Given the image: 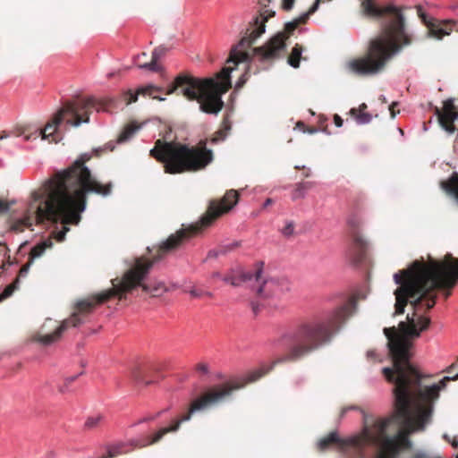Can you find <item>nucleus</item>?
<instances>
[{
    "instance_id": "obj_56",
    "label": "nucleus",
    "mask_w": 458,
    "mask_h": 458,
    "mask_svg": "<svg viewBox=\"0 0 458 458\" xmlns=\"http://www.w3.org/2000/svg\"><path fill=\"white\" fill-rule=\"evenodd\" d=\"M243 83H244V81H242L241 83H240V82H238V83H237V86H238V87H241Z\"/></svg>"
},
{
    "instance_id": "obj_34",
    "label": "nucleus",
    "mask_w": 458,
    "mask_h": 458,
    "mask_svg": "<svg viewBox=\"0 0 458 458\" xmlns=\"http://www.w3.org/2000/svg\"><path fill=\"white\" fill-rule=\"evenodd\" d=\"M294 233V225L293 222H289L286 224V225L282 229V233L286 236L290 237Z\"/></svg>"
},
{
    "instance_id": "obj_41",
    "label": "nucleus",
    "mask_w": 458,
    "mask_h": 458,
    "mask_svg": "<svg viewBox=\"0 0 458 458\" xmlns=\"http://www.w3.org/2000/svg\"><path fill=\"white\" fill-rule=\"evenodd\" d=\"M10 208V204L3 199H0V214H4Z\"/></svg>"
},
{
    "instance_id": "obj_27",
    "label": "nucleus",
    "mask_w": 458,
    "mask_h": 458,
    "mask_svg": "<svg viewBox=\"0 0 458 458\" xmlns=\"http://www.w3.org/2000/svg\"><path fill=\"white\" fill-rule=\"evenodd\" d=\"M28 131H30L29 125H18L10 131H4L0 135V140L6 139L12 135L16 137L25 135Z\"/></svg>"
},
{
    "instance_id": "obj_51",
    "label": "nucleus",
    "mask_w": 458,
    "mask_h": 458,
    "mask_svg": "<svg viewBox=\"0 0 458 458\" xmlns=\"http://www.w3.org/2000/svg\"><path fill=\"white\" fill-rule=\"evenodd\" d=\"M454 364L451 365V366L449 367V369H448L447 372H448V373H450V372H451V370L454 369Z\"/></svg>"
},
{
    "instance_id": "obj_22",
    "label": "nucleus",
    "mask_w": 458,
    "mask_h": 458,
    "mask_svg": "<svg viewBox=\"0 0 458 458\" xmlns=\"http://www.w3.org/2000/svg\"><path fill=\"white\" fill-rule=\"evenodd\" d=\"M231 130V123L228 117L223 119L221 128L213 135L210 139L212 144H216L221 140H224L226 137L227 132Z\"/></svg>"
},
{
    "instance_id": "obj_18",
    "label": "nucleus",
    "mask_w": 458,
    "mask_h": 458,
    "mask_svg": "<svg viewBox=\"0 0 458 458\" xmlns=\"http://www.w3.org/2000/svg\"><path fill=\"white\" fill-rule=\"evenodd\" d=\"M131 377L136 383L148 386L157 382L164 376L159 372L158 369L155 368L151 371L135 369L131 372Z\"/></svg>"
},
{
    "instance_id": "obj_20",
    "label": "nucleus",
    "mask_w": 458,
    "mask_h": 458,
    "mask_svg": "<svg viewBox=\"0 0 458 458\" xmlns=\"http://www.w3.org/2000/svg\"><path fill=\"white\" fill-rule=\"evenodd\" d=\"M261 274V268H258L254 274L240 272L238 275H226L222 277V280L233 286H239L242 283L251 281L253 279L256 282H259L260 280Z\"/></svg>"
},
{
    "instance_id": "obj_6",
    "label": "nucleus",
    "mask_w": 458,
    "mask_h": 458,
    "mask_svg": "<svg viewBox=\"0 0 458 458\" xmlns=\"http://www.w3.org/2000/svg\"><path fill=\"white\" fill-rule=\"evenodd\" d=\"M233 69L224 67L216 78L203 80L189 73H181L174 78V94L188 100H196L202 112L216 114L224 106L222 95L231 88L230 73Z\"/></svg>"
},
{
    "instance_id": "obj_36",
    "label": "nucleus",
    "mask_w": 458,
    "mask_h": 458,
    "mask_svg": "<svg viewBox=\"0 0 458 458\" xmlns=\"http://www.w3.org/2000/svg\"><path fill=\"white\" fill-rule=\"evenodd\" d=\"M32 263L33 262L29 259V261L21 267V269L19 271V276H18L17 278L25 276L28 274V272L30 270V267Z\"/></svg>"
},
{
    "instance_id": "obj_54",
    "label": "nucleus",
    "mask_w": 458,
    "mask_h": 458,
    "mask_svg": "<svg viewBox=\"0 0 458 458\" xmlns=\"http://www.w3.org/2000/svg\"><path fill=\"white\" fill-rule=\"evenodd\" d=\"M450 294H451V293L448 291V292H446V293H445V298H448Z\"/></svg>"
},
{
    "instance_id": "obj_46",
    "label": "nucleus",
    "mask_w": 458,
    "mask_h": 458,
    "mask_svg": "<svg viewBox=\"0 0 458 458\" xmlns=\"http://www.w3.org/2000/svg\"><path fill=\"white\" fill-rule=\"evenodd\" d=\"M273 199L268 198L265 200L264 204H263V208H266L267 207L270 206L273 204Z\"/></svg>"
},
{
    "instance_id": "obj_9",
    "label": "nucleus",
    "mask_w": 458,
    "mask_h": 458,
    "mask_svg": "<svg viewBox=\"0 0 458 458\" xmlns=\"http://www.w3.org/2000/svg\"><path fill=\"white\" fill-rule=\"evenodd\" d=\"M239 194L234 190L227 191L221 199H211L206 213L198 222L182 227L174 233V250L199 235L218 217L229 212L237 204Z\"/></svg>"
},
{
    "instance_id": "obj_52",
    "label": "nucleus",
    "mask_w": 458,
    "mask_h": 458,
    "mask_svg": "<svg viewBox=\"0 0 458 458\" xmlns=\"http://www.w3.org/2000/svg\"><path fill=\"white\" fill-rule=\"evenodd\" d=\"M140 61H141V62H148V61H147V56H142V57L140 58Z\"/></svg>"
},
{
    "instance_id": "obj_57",
    "label": "nucleus",
    "mask_w": 458,
    "mask_h": 458,
    "mask_svg": "<svg viewBox=\"0 0 458 458\" xmlns=\"http://www.w3.org/2000/svg\"><path fill=\"white\" fill-rule=\"evenodd\" d=\"M304 175H305L306 177H308V176H310V173H309V172H307V173H305V174H304Z\"/></svg>"
},
{
    "instance_id": "obj_4",
    "label": "nucleus",
    "mask_w": 458,
    "mask_h": 458,
    "mask_svg": "<svg viewBox=\"0 0 458 458\" xmlns=\"http://www.w3.org/2000/svg\"><path fill=\"white\" fill-rule=\"evenodd\" d=\"M398 287L394 290V313H404L410 303L416 310L426 301L427 310L436 304V289L448 290L458 281V259L448 256L443 261L423 260L413 261L407 268L399 270L394 275Z\"/></svg>"
},
{
    "instance_id": "obj_55",
    "label": "nucleus",
    "mask_w": 458,
    "mask_h": 458,
    "mask_svg": "<svg viewBox=\"0 0 458 458\" xmlns=\"http://www.w3.org/2000/svg\"><path fill=\"white\" fill-rule=\"evenodd\" d=\"M252 309H253L254 313H257V311H258V307H257V306H253V307H252Z\"/></svg>"
},
{
    "instance_id": "obj_49",
    "label": "nucleus",
    "mask_w": 458,
    "mask_h": 458,
    "mask_svg": "<svg viewBox=\"0 0 458 458\" xmlns=\"http://www.w3.org/2000/svg\"><path fill=\"white\" fill-rule=\"evenodd\" d=\"M212 277H213V278H221V279H222V277H223V276H221V275H220V273H219V272H214V273L212 274Z\"/></svg>"
},
{
    "instance_id": "obj_3",
    "label": "nucleus",
    "mask_w": 458,
    "mask_h": 458,
    "mask_svg": "<svg viewBox=\"0 0 458 458\" xmlns=\"http://www.w3.org/2000/svg\"><path fill=\"white\" fill-rule=\"evenodd\" d=\"M148 250L150 253L156 250V254L152 255L151 259L145 257L136 259L134 266L124 273L122 279L116 277L111 280L112 288L77 301L73 305V311L71 316L64 319L53 332H48L47 328L49 327L48 324H52L54 321L50 318L47 319L40 331L34 335V340L44 345H50L58 341L63 333L69 327H77L85 323L97 306L114 297L123 300L127 293L137 286H141L146 293L150 292L148 285L142 282L153 264L172 250V235H169L157 248H148Z\"/></svg>"
},
{
    "instance_id": "obj_40",
    "label": "nucleus",
    "mask_w": 458,
    "mask_h": 458,
    "mask_svg": "<svg viewBox=\"0 0 458 458\" xmlns=\"http://www.w3.org/2000/svg\"><path fill=\"white\" fill-rule=\"evenodd\" d=\"M397 106H398L397 102H393L389 106V111H390V114H391L392 118H394L396 116V114L399 113V110L395 109L397 107Z\"/></svg>"
},
{
    "instance_id": "obj_17",
    "label": "nucleus",
    "mask_w": 458,
    "mask_h": 458,
    "mask_svg": "<svg viewBox=\"0 0 458 458\" xmlns=\"http://www.w3.org/2000/svg\"><path fill=\"white\" fill-rule=\"evenodd\" d=\"M170 432H172V421H169L165 426L159 428L152 434H149L141 439L132 441L131 445L138 448L156 445L161 442L164 437Z\"/></svg>"
},
{
    "instance_id": "obj_21",
    "label": "nucleus",
    "mask_w": 458,
    "mask_h": 458,
    "mask_svg": "<svg viewBox=\"0 0 458 458\" xmlns=\"http://www.w3.org/2000/svg\"><path fill=\"white\" fill-rule=\"evenodd\" d=\"M53 245V242L50 239H47L46 241H43L38 244H36L30 252V258L29 259L33 262L35 259H38L41 257L47 249L51 248Z\"/></svg>"
},
{
    "instance_id": "obj_45",
    "label": "nucleus",
    "mask_w": 458,
    "mask_h": 458,
    "mask_svg": "<svg viewBox=\"0 0 458 458\" xmlns=\"http://www.w3.org/2000/svg\"><path fill=\"white\" fill-rule=\"evenodd\" d=\"M368 108V106L365 103H362L357 107L356 109H359V114L366 113V109Z\"/></svg>"
},
{
    "instance_id": "obj_1",
    "label": "nucleus",
    "mask_w": 458,
    "mask_h": 458,
    "mask_svg": "<svg viewBox=\"0 0 458 458\" xmlns=\"http://www.w3.org/2000/svg\"><path fill=\"white\" fill-rule=\"evenodd\" d=\"M90 159L81 155L70 167L57 172L52 178L31 193V199L22 218L12 224V230L23 232L32 225L46 222L63 225L62 230L55 233L57 242H63L69 231V225H78L87 204V194L94 192L108 196L113 184H102L96 181L85 163Z\"/></svg>"
},
{
    "instance_id": "obj_31",
    "label": "nucleus",
    "mask_w": 458,
    "mask_h": 458,
    "mask_svg": "<svg viewBox=\"0 0 458 458\" xmlns=\"http://www.w3.org/2000/svg\"><path fill=\"white\" fill-rule=\"evenodd\" d=\"M311 187L310 182H301L296 187L295 192L293 193V199L303 197L304 191Z\"/></svg>"
},
{
    "instance_id": "obj_11",
    "label": "nucleus",
    "mask_w": 458,
    "mask_h": 458,
    "mask_svg": "<svg viewBox=\"0 0 458 458\" xmlns=\"http://www.w3.org/2000/svg\"><path fill=\"white\" fill-rule=\"evenodd\" d=\"M260 279H262V276ZM260 281L261 280L257 282L259 284L257 293L260 297L267 298L278 296L290 290V283L285 278H270L259 283Z\"/></svg>"
},
{
    "instance_id": "obj_48",
    "label": "nucleus",
    "mask_w": 458,
    "mask_h": 458,
    "mask_svg": "<svg viewBox=\"0 0 458 458\" xmlns=\"http://www.w3.org/2000/svg\"><path fill=\"white\" fill-rule=\"evenodd\" d=\"M416 9H417V13H418V16H419V17L420 16V14H423V13H424V12H423V10H422V7H421L420 5H417V6H416Z\"/></svg>"
},
{
    "instance_id": "obj_28",
    "label": "nucleus",
    "mask_w": 458,
    "mask_h": 458,
    "mask_svg": "<svg viewBox=\"0 0 458 458\" xmlns=\"http://www.w3.org/2000/svg\"><path fill=\"white\" fill-rule=\"evenodd\" d=\"M349 114L356 120V122L360 124H365L369 123L372 116L369 113H361L359 114V109H356L355 107L352 108L349 112Z\"/></svg>"
},
{
    "instance_id": "obj_35",
    "label": "nucleus",
    "mask_w": 458,
    "mask_h": 458,
    "mask_svg": "<svg viewBox=\"0 0 458 458\" xmlns=\"http://www.w3.org/2000/svg\"><path fill=\"white\" fill-rule=\"evenodd\" d=\"M191 295L192 297H195V298H199V297H203V296H208V297H211L212 296V293H209V292H204L202 290H199V289H192L191 291Z\"/></svg>"
},
{
    "instance_id": "obj_59",
    "label": "nucleus",
    "mask_w": 458,
    "mask_h": 458,
    "mask_svg": "<svg viewBox=\"0 0 458 458\" xmlns=\"http://www.w3.org/2000/svg\"><path fill=\"white\" fill-rule=\"evenodd\" d=\"M267 1L268 3H270V2H271V0H267Z\"/></svg>"
},
{
    "instance_id": "obj_13",
    "label": "nucleus",
    "mask_w": 458,
    "mask_h": 458,
    "mask_svg": "<svg viewBox=\"0 0 458 458\" xmlns=\"http://www.w3.org/2000/svg\"><path fill=\"white\" fill-rule=\"evenodd\" d=\"M172 93V84L167 85L166 90L163 93V90L159 88H156L152 85H148L146 87H142L138 89V90L133 93L131 90L123 92L122 94V98L125 102V105L128 106L133 102H136L138 99V95L149 96L153 99L164 100L165 98L162 95H169Z\"/></svg>"
},
{
    "instance_id": "obj_25",
    "label": "nucleus",
    "mask_w": 458,
    "mask_h": 458,
    "mask_svg": "<svg viewBox=\"0 0 458 458\" xmlns=\"http://www.w3.org/2000/svg\"><path fill=\"white\" fill-rule=\"evenodd\" d=\"M302 51H303V47L299 44H296L293 47L292 52L288 56V64L292 67L298 68L300 66V61L301 58Z\"/></svg>"
},
{
    "instance_id": "obj_10",
    "label": "nucleus",
    "mask_w": 458,
    "mask_h": 458,
    "mask_svg": "<svg viewBox=\"0 0 458 458\" xmlns=\"http://www.w3.org/2000/svg\"><path fill=\"white\" fill-rule=\"evenodd\" d=\"M213 161V152L207 148V140L189 147L174 139V174L192 173L204 169Z\"/></svg>"
},
{
    "instance_id": "obj_43",
    "label": "nucleus",
    "mask_w": 458,
    "mask_h": 458,
    "mask_svg": "<svg viewBox=\"0 0 458 458\" xmlns=\"http://www.w3.org/2000/svg\"><path fill=\"white\" fill-rule=\"evenodd\" d=\"M334 123H335L336 127H342L343 123H344V121H343V119L341 118L340 115L335 114L334 115Z\"/></svg>"
},
{
    "instance_id": "obj_8",
    "label": "nucleus",
    "mask_w": 458,
    "mask_h": 458,
    "mask_svg": "<svg viewBox=\"0 0 458 458\" xmlns=\"http://www.w3.org/2000/svg\"><path fill=\"white\" fill-rule=\"evenodd\" d=\"M383 421L384 418H377L370 422L367 420L360 434L346 439L340 438L336 432H331L318 441V449L324 452L336 446L346 454L353 453L356 458H364L368 446L376 449L374 438L382 433Z\"/></svg>"
},
{
    "instance_id": "obj_42",
    "label": "nucleus",
    "mask_w": 458,
    "mask_h": 458,
    "mask_svg": "<svg viewBox=\"0 0 458 458\" xmlns=\"http://www.w3.org/2000/svg\"><path fill=\"white\" fill-rule=\"evenodd\" d=\"M421 21L428 27V23L434 22L436 20L433 19H428L427 14L424 13L423 14H420V16Z\"/></svg>"
},
{
    "instance_id": "obj_2",
    "label": "nucleus",
    "mask_w": 458,
    "mask_h": 458,
    "mask_svg": "<svg viewBox=\"0 0 458 458\" xmlns=\"http://www.w3.org/2000/svg\"><path fill=\"white\" fill-rule=\"evenodd\" d=\"M356 310L357 300L352 296L344 304L325 312L322 316L300 323L293 331L282 336L281 341L287 346V352L283 357L275 360L269 365L262 364L249 372L242 383L227 382L204 392L191 401L177 420H174V432L179 428L182 422L188 421L194 412L203 411L220 403L228 398L233 391L267 375L276 364L297 361L329 344Z\"/></svg>"
},
{
    "instance_id": "obj_47",
    "label": "nucleus",
    "mask_w": 458,
    "mask_h": 458,
    "mask_svg": "<svg viewBox=\"0 0 458 458\" xmlns=\"http://www.w3.org/2000/svg\"><path fill=\"white\" fill-rule=\"evenodd\" d=\"M296 127H298L300 130H301L303 131V130H305V128H306V125H305V123L303 122L299 121L296 123Z\"/></svg>"
},
{
    "instance_id": "obj_23",
    "label": "nucleus",
    "mask_w": 458,
    "mask_h": 458,
    "mask_svg": "<svg viewBox=\"0 0 458 458\" xmlns=\"http://www.w3.org/2000/svg\"><path fill=\"white\" fill-rule=\"evenodd\" d=\"M442 188L450 194H453L458 200V174L454 173L447 181L441 182Z\"/></svg>"
},
{
    "instance_id": "obj_12",
    "label": "nucleus",
    "mask_w": 458,
    "mask_h": 458,
    "mask_svg": "<svg viewBox=\"0 0 458 458\" xmlns=\"http://www.w3.org/2000/svg\"><path fill=\"white\" fill-rule=\"evenodd\" d=\"M435 114L438 117L440 125L448 132L453 133L455 131L454 124L458 118V112L454 104V99L450 98L444 102L443 108H436Z\"/></svg>"
},
{
    "instance_id": "obj_53",
    "label": "nucleus",
    "mask_w": 458,
    "mask_h": 458,
    "mask_svg": "<svg viewBox=\"0 0 458 458\" xmlns=\"http://www.w3.org/2000/svg\"><path fill=\"white\" fill-rule=\"evenodd\" d=\"M158 291H159V288H156V289L154 290V293H153V295L157 294Z\"/></svg>"
},
{
    "instance_id": "obj_29",
    "label": "nucleus",
    "mask_w": 458,
    "mask_h": 458,
    "mask_svg": "<svg viewBox=\"0 0 458 458\" xmlns=\"http://www.w3.org/2000/svg\"><path fill=\"white\" fill-rule=\"evenodd\" d=\"M18 283H19V278H16L13 283L10 284L9 285H7L4 288V292L0 294V301L10 297L13 294V293L18 287L17 286Z\"/></svg>"
},
{
    "instance_id": "obj_33",
    "label": "nucleus",
    "mask_w": 458,
    "mask_h": 458,
    "mask_svg": "<svg viewBox=\"0 0 458 458\" xmlns=\"http://www.w3.org/2000/svg\"><path fill=\"white\" fill-rule=\"evenodd\" d=\"M79 377V375L68 377L64 379V384L59 387V391L61 393H64L68 390L69 386L76 380V378Z\"/></svg>"
},
{
    "instance_id": "obj_24",
    "label": "nucleus",
    "mask_w": 458,
    "mask_h": 458,
    "mask_svg": "<svg viewBox=\"0 0 458 458\" xmlns=\"http://www.w3.org/2000/svg\"><path fill=\"white\" fill-rule=\"evenodd\" d=\"M105 418L101 414L88 417L84 423L85 430H95L104 424Z\"/></svg>"
},
{
    "instance_id": "obj_58",
    "label": "nucleus",
    "mask_w": 458,
    "mask_h": 458,
    "mask_svg": "<svg viewBox=\"0 0 458 458\" xmlns=\"http://www.w3.org/2000/svg\"><path fill=\"white\" fill-rule=\"evenodd\" d=\"M350 224L353 226H355V224L352 221H350Z\"/></svg>"
},
{
    "instance_id": "obj_7",
    "label": "nucleus",
    "mask_w": 458,
    "mask_h": 458,
    "mask_svg": "<svg viewBox=\"0 0 458 458\" xmlns=\"http://www.w3.org/2000/svg\"><path fill=\"white\" fill-rule=\"evenodd\" d=\"M113 99L98 100L95 98H77L68 101L53 115L47 123L44 129L25 135V140L37 139L41 136L43 140L50 142H58L61 137L57 133L58 126L65 122L72 126H80L81 123L89 122V115L95 110L99 112L106 110L112 106Z\"/></svg>"
},
{
    "instance_id": "obj_26",
    "label": "nucleus",
    "mask_w": 458,
    "mask_h": 458,
    "mask_svg": "<svg viewBox=\"0 0 458 458\" xmlns=\"http://www.w3.org/2000/svg\"><path fill=\"white\" fill-rule=\"evenodd\" d=\"M140 128V124H138L136 123H131L127 124L123 131L121 132V134L118 137V142H124L128 140L131 137L133 136V134L139 131Z\"/></svg>"
},
{
    "instance_id": "obj_37",
    "label": "nucleus",
    "mask_w": 458,
    "mask_h": 458,
    "mask_svg": "<svg viewBox=\"0 0 458 458\" xmlns=\"http://www.w3.org/2000/svg\"><path fill=\"white\" fill-rule=\"evenodd\" d=\"M196 370L201 374H208L209 371L208 365L204 362H199L196 365Z\"/></svg>"
},
{
    "instance_id": "obj_38",
    "label": "nucleus",
    "mask_w": 458,
    "mask_h": 458,
    "mask_svg": "<svg viewBox=\"0 0 458 458\" xmlns=\"http://www.w3.org/2000/svg\"><path fill=\"white\" fill-rule=\"evenodd\" d=\"M443 438L447 441L448 443L451 444V445L454 448V449H457L458 448V437H454L453 438H451L447 434H445L443 436Z\"/></svg>"
},
{
    "instance_id": "obj_5",
    "label": "nucleus",
    "mask_w": 458,
    "mask_h": 458,
    "mask_svg": "<svg viewBox=\"0 0 458 458\" xmlns=\"http://www.w3.org/2000/svg\"><path fill=\"white\" fill-rule=\"evenodd\" d=\"M359 1L365 16L386 19L382 34L369 41L366 54L347 63L351 72L359 76H372L381 72L402 47L411 43V38L404 31V17L401 8L394 4L380 6L375 0Z\"/></svg>"
},
{
    "instance_id": "obj_50",
    "label": "nucleus",
    "mask_w": 458,
    "mask_h": 458,
    "mask_svg": "<svg viewBox=\"0 0 458 458\" xmlns=\"http://www.w3.org/2000/svg\"><path fill=\"white\" fill-rule=\"evenodd\" d=\"M379 99H380L383 103H386V102H387V101H386V97H385V96H380V97H379Z\"/></svg>"
},
{
    "instance_id": "obj_15",
    "label": "nucleus",
    "mask_w": 458,
    "mask_h": 458,
    "mask_svg": "<svg viewBox=\"0 0 458 458\" xmlns=\"http://www.w3.org/2000/svg\"><path fill=\"white\" fill-rule=\"evenodd\" d=\"M150 155L164 164L166 174H172V142L157 140L150 150Z\"/></svg>"
},
{
    "instance_id": "obj_14",
    "label": "nucleus",
    "mask_w": 458,
    "mask_h": 458,
    "mask_svg": "<svg viewBox=\"0 0 458 458\" xmlns=\"http://www.w3.org/2000/svg\"><path fill=\"white\" fill-rule=\"evenodd\" d=\"M167 53L168 48L160 46L153 50L152 56L149 62L140 61V58L142 56L148 55L146 52H142L141 54L138 55L135 57L134 62L135 64L140 69H145L155 72H161L163 71L162 60L167 55Z\"/></svg>"
},
{
    "instance_id": "obj_30",
    "label": "nucleus",
    "mask_w": 458,
    "mask_h": 458,
    "mask_svg": "<svg viewBox=\"0 0 458 458\" xmlns=\"http://www.w3.org/2000/svg\"><path fill=\"white\" fill-rule=\"evenodd\" d=\"M233 248L231 246H222L216 250H211L208 251L207 258L208 259H215L217 258L219 255H225L227 251L232 250Z\"/></svg>"
},
{
    "instance_id": "obj_44",
    "label": "nucleus",
    "mask_w": 458,
    "mask_h": 458,
    "mask_svg": "<svg viewBox=\"0 0 458 458\" xmlns=\"http://www.w3.org/2000/svg\"><path fill=\"white\" fill-rule=\"evenodd\" d=\"M318 131V129L315 127H308L306 126L305 130H303V132L313 134Z\"/></svg>"
},
{
    "instance_id": "obj_39",
    "label": "nucleus",
    "mask_w": 458,
    "mask_h": 458,
    "mask_svg": "<svg viewBox=\"0 0 458 458\" xmlns=\"http://www.w3.org/2000/svg\"><path fill=\"white\" fill-rule=\"evenodd\" d=\"M294 0H283L282 9L284 11H290L293 7Z\"/></svg>"
},
{
    "instance_id": "obj_16",
    "label": "nucleus",
    "mask_w": 458,
    "mask_h": 458,
    "mask_svg": "<svg viewBox=\"0 0 458 458\" xmlns=\"http://www.w3.org/2000/svg\"><path fill=\"white\" fill-rule=\"evenodd\" d=\"M455 27V21L452 20L437 21L428 24V36L436 39H442L449 36Z\"/></svg>"
},
{
    "instance_id": "obj_19",
    "label": "nucleus",
    "mask_w": 458,
    "mask_h": 458,
    "mask_svg": "<svg viewBox=\"0 0 458 458\" xmlns=\"http://www.w3.org/2000/svg\"><path fill=\"white\" fill-rule=\"evenodd\" d=\"M368 249V242L359 233H353L352 255L356 264L361 263L366 259Z\"/></svg>"
},
{
    "instance_id": "obj_32",
    "label": "nucleus",
    "mask_w": 458,
    "mask_h": 458,
    "mask_svg": "<svg viewBox=\"0 0 458 458\" xmlns=\"http://www.w3.org/2000/svg\"><path fill=\"white\" fill-rule=\"evenodd\" d=\"M311 187L310 182H301L296 187L295 192L293 193V199L303 197L304 191Z\"/></svg>"
}]
</instances>
